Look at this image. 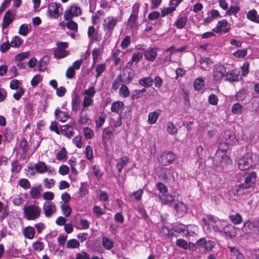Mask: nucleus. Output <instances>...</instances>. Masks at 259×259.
<instances>
[{"label": "nucleus", "instance_id": "e2e57ef3", "mask_svg": "<svg viewBox=\"0 0 259 259\" xmlns=\"http://www.w3.org/2000/svg\"><path fill=\"white\" fill-rule=\"evenodd\" d=\"M100 50L98 48H94L92 51L93 66L96 63L98 58L100 55Z\"/></svg>", "mask_w": 259, "mask_h": 259}, {"label": "nucleus", "instance_id": "aec40b11", "mask_svg": "<svg viewBox=\"0 0 259 259\" xmlns=\"http://www.w3.org/2000/svg\"><path fill=\"white\" fill-rule=\"evenodd\" d=\"M226 77L227 80L230 82L237 81L242 78L240 74L233 70L226 72Z\"/></svg>", "mask_w": 259, "mask_h": 259}, {"label": "nucleus", "instance_id": "393cba45", "mask_svg": "<svg viewBox=\"0 0 259 259\" xmlns=\"http://www.w3.org/2000/svg\"><path fill=\"white\" fill-rule=\"evenodd\" d=\"M61 133L67 138L70 139L74 135L72 125L67 124L63 126V128L61 129Z\"/></svg>", "mask_w": 259, "mask_h": 259}, {"label": "nucleus", "instance_id": "ea45409f", "mask_svg": "<svg viewBox=\"0 0 259 259\" xmlns=\"http://www.w3.org/2000/svg\"><path fill=\"white\" fill-rule=\"evenodd\" d=\"M79 246V242L75 239H69L66 243V247L67 248H78Z\"/></svg>", "mask_w": 259, "mask_h": 259}, {"label": "nucleus", "instance_id": "774afa93", "mask_svg": "<svg viewBox=\"0 0 259 259\" xmlns=\"http://www.w3.org/2000/svg\"><path fill=\"white\" fill-rule=\"evenodd\" d=\"M106 115H101L99 116V118L96 120V126L97 128H100L101 127L105 121V118Z\"/></svg>", "mask_w": 259, "mask_h": 259}, {"label": "nucleus", "instance_id": "20e7f679", "mask_svg": "<svg viewBox=\"0 0 259 259\" xmlns=\"http://www.w3.org/2000/svg\"><path fill=\"white\" fill-rule=\"evenodd\" d=\"M118 21L117 19L113 16L108 17L104 20L103 29L106 37L109 38L111 36Z\"/></svg>", "mask_w": 259, "mask_h": 259}, {"label": "nucleus", "instance_id": "f8f14e48", "mask_svg": "<svg viewBox=\"0 0 259 259\" xmlns=\"http://www.w3.org/2000/svg\"><path fill=\"white\" fill-rule=\"evenodd\" d=\"M81 14V10L78 6L73 5L69 9L66 10L64 13L65 20H70L74 16H78Z\"/></svg>", "mask_w": 259, "mask_h": 259}, {"label": "nucleus", "instance_id": "423d86ee", "mask_svg": "<svg viewBox=\"0 0 259 259\" xmlns=\"http://www.w3.org/2000/svg\"><path fill=\"white\" fill-rule=\"evenodd\" d=\"M28 173L30 176H34L35 172L44 174L48 171V165L42 161H38L34 165L30 164L28 166Z\"/></svg>", "mask_w": 259, "mask_h": 259}, {"label": "nucleus", "instance_id": "473e14b6", "mask_svg": "<svg viewBox=\"0 0 259 259\" xmlns=\"http://www.w3.org/2000/svg\"><path fill=\"white\" fill-rule=\"evenodd\" d=\"M49 56L47 55L43 57L39 61V70L45 71L46 70L48 66Z\"/></svg>", "mask_w": 259, "mask_h": 259}, {"label": "nucleus", "instance_id": "a878e982", "mask_svg": "<svg viewBox=\"0 0 259 259\" xmlns=\"http://www.w3.org/2000/svg\"><path fill=\"white\" fill-rule=\"evenodd\" d=\"M246 17L252 22L259 23V15L257 14V11L254 9L249 11L246 14Z\"/></svg>", "mask_w": 259, "mask_h": 259}, {"label": "nucleus", "instance_id": "0eeeda50", "mask_svg": "<svg viewBox=\"0 0 259 259\" xmlns=\"http://www.w3.org/2000/svg\"><path fill=\"white\" fill-rule=\"evenodd\" d=\"M198 247L203 249V252L207 253L213 251L215 243L211 240H207L205 237H202L196 241Z\"/></svg>", "mask_w": 259, "mask_h": 259}, {"label": "nucleus", "instance_id": "338daca9", "mask_svg": "<svg viewBox=\"0 0 259 259\" xmlns=\"http://www.w3.org/2000/svg\"><path fill=\"white\" fill-rule=\"evenodd\" d=\"M176 10L175 7H171L164 8L161 11V17H164L166 15L172 13Z\"/></svg>", "mask_w": 259, "mask_h": 259}, {"label": "nucleus", "instance_id": "a18cd8bd", "mask_svg": "<svg viewBox=\"0 0 259 259\" xmlns=\"http://www.w3.org/2000/svg\"><path fill=\"white\" fill-rule=\"evenodd\" d=\"M199 62L201 64V68L204 70L211 61L209 58L201 57L199 60Z\"/></svg>", "mask_w": 259, "mask_h": 259}, {"label": "nucleus", "instance_id": "4be33fe9", "mask_svg": "<svg viewBox=\"0 0 259 259\" xmlns=\"http://www.w3.org/2000/svg\"><path fill=\"white\" fill-rule=\"evenodd\" d=\"M56 118L61 122H65L70 118V115L67 112L62 111L59 109H56L55 112Z\"/></svg>", "mask_w": 259, "mask_h": 259}, {"label": "nucleus", "instance_id": "864d4df0", "mask_svg": "<svg viewBox=\"0 0 259 259\" xmlns=\"http://www.w3.org/2000/svg\"><path fill=\"white\" fill-rule=\"evenodd\" d=\"M96 94V90L94 87H91L87 90H84L82 92V95H85V97H90L92 98Z\"/></svg>", "mask_w": 259, "mask_h": 259}, {"label": "nucleus", "instance_id": "2eb2a0df", "mask_svg": "<svg viewBox=\"0 0 259 259\" xmlns=\"http://www.w3.org/2000/svg\"><path fill=\"white\" fill-rule=\"evenodd\" d=\"M159 49L156 47L149 48L143 52L145 59L148 61H154L157 56V50Z\"/></svg>", "mask_w": 259, "mask_h": 259}, {"label": "nucleus", "instance_id": "b1692460", "mask_svg": "<svg viewBox=\"0 0 259 259\" xmlns=\"http://www.w3.org/2000/svg\"><path fill=\"white\" fill-rule=\"evenodd\" d=\"M222 231L228 238H232L235 235V228L232 225H228L225 226Z\"/></svg>", "mask_w": 259, "mask_h": 259}, {"label": "nucleus", "instance_id": "39448f33", "mask_svg": "<svg viewBox=\"0 0 259 259\" xmlns=\"http://www.w3.org/2000/svg\"><path fill=\"white\" fill-rule=\"evenodd\" d=\"M213 79L215 83H220L222 79L226 76V68L221 64L214 65L212 68Z\"/></svg>", "mask_w": 259, "mask_h": 259}, {"label": "nucleus", "instance_id": "c9c22d12", "mask_svg": "<svg viewBox=\"0 0 259 259\" xmlns=\"http://www.w3.org/2000/svg\"><path fill=\"white\" fill-rule=\"evenodd\" d=\"M194 90L196 91H200L204 87V81L201 78H196L193 83Z\"/></svg>", "mask_w": 259, "mask_h": 259}, {"label": "nucleus", "instance_id": "3c124183", "mask_svg": "<svg viewBox=\"0 0 259 259\" xmlns=\"http://www.w3.org/2000/svg\"><path fill=\"white\" fill-rule=\"evenodd\" d=\"M84 136L87 139H92L94 136V132L92 129L89 127H85L83 130Z\"/></svg>", "mask_w": 259, "mask_h": 259}, {"label": "nucleus", "instance_id": "6e6d98bb", "mask_svg": "<svg viewBox=\"0 0 259 259\" xmlns=\"http://www.w3.org/2000/svg\"><path fill=\"white\" fill-rule=\"evenodd\" d=\"M61 209L65 217H69L71 213V208L67 204L63 203L61 205Z\"/></svg>", "mask_w": 259, "mask_h": 259}, {"label": "nucleus", "instance_id": "1a4fd4ad", "mask_svg": "<svg viewBox=\"0 0 259 259\" xmlns=\"http://www.w3.org/2000/svg\"><path fill=\"white\" fill-rule=\"evenodd\" d=\"M224 144L225 145V147L223 149H221V147L218 149V151L215 153V156H217V153H218L219 151H222L223 152H226L227 150L228 149V146L229 145H233L235 143V135L233 134V132L227 131H225L224 134Z\"/></svg>", "mask_w": 259, "mask_h": 259}, {"label": "nucleus", "instance_id": "5fc2aeb1", "mask_svg": "<svg viewBox=\"0 0 259 259\" xmlns=\"http://www.w3.org/2000/svg\"><path fill=\"white\" fill-rule=\"evenodd\" d=\"M143 190L142 189L138 190V191H135L130 195V197H134V199L139 201L141 200L142 196L143 194Z\"/></svg>", "mask_w": 259, "mask_h": 259}, {"label": "nucleus", "instance_id": "a19ab883", "mask_svg": "<svg viewBox=\"0 0 259 259\" xmlns=\"http://www.w3.org/2000/svg\"><path fill=\"white\" fill-rule=\"evenodd\" d=\"M123 103L120 101H116L112 103L111 110L113 112L118 113L123 106Z\"/></svg>", "mask_w": 259, "mask_h": 259}, {"label": "nucleus", "instance_id": "49530a36", "mask_svg": "<svg viewBox=\"0 0 259 259\" xmlns=\"http://www.w3.org/2000/svg\"><path fill=\"white\" fill-rule=\"evenodd\" d=\"M240 8L238 6H231L227 11L226 14L229 16L235 15L240 11Z\"/></svg>", "mask_w": 259, "mask_h": 259}, {"label": "nucleus", "instance_id": "c03bdc74", "mask_svg": "<svg viewBox=\"0 0 259 259\" xmlns=\"http://www.w3.org/2000/svg\"><path fill=\"white\" fill-rule=\"evenodd\" d=\"M166 130L171 135H176L178 132V128L171 121L167 122Z\"/></svg>", "mask_w": 259, "mask_h": 259}, {"label": "nucleus", "instance_id": "dca6fc26", "mask_svg": "<svg viewBox=\"0 0 259 259\" xmlns=\"http://www.w3.org/2000/svg\"><path fill=\"white\" fill-rule=\"evenodd\" d=\"M175 209L176 211V215L181 218L184 216L187 212V207L182 202H178L175 205Z\"/></svg>", "mask_w": 259, "mask_h": 259}, {"label": "nucleus", "instance_id": "603ef678", "mask_svg": "<svg viewBox=\"0 0 259 259\" xmlns=\"http://www.w3.org/2000/svg\"><path fill=\"white\" fill-rule=\"evenodd\" d=\"M68 22L66 24V27L68 29L73 30L74 32H77L78 31V25L77 24L72 20H67Z\"/></svg>", "mask_w": 259, "mask_h": 259}, {"label": "nucleus", "instance_id": "a211bd4d", "mask_svg": "<svg viewBox=\"0 0 259 259\" xmlns=\"http://www.w3.org/2000/svg\"><path fill=\"white\" fill-rule=\"evenodd\" d=\"M122 76L124 79L130 82L135 76V71L131 67L126 66L123 68Z\"/></svg>", "mask_w": 259, "mask_h": 259}, {"label": "nucleus", "instance_id": "8fccbe9b", "mask_svg": "<svg viewBox=\"0 0 259 259\" xmlns=\"http://www.w3.org/2000/svg\"><path fill=\"white\" fill-rule=\"evenodd\" d=\"M120 95L124 98L129 96L130 92L128 87L125 84H122L119 91Z\"/></svg>", "mask_w": 259, "mask_h": 259}, {"label": "nucleus", "instance_id": "680f3d73", "mask_svg": "<svg viewBox=\"0 0 259 259\" xmlns=\"http://www.w3.org/2000/svg\"><path fill=\"white\" fill-rule=\"evenodd\" d=\"M156 186L157 189L161 193V194L163 193H166L167 192V188L163 183L158 182L157 183Z\"/></svg>", "mask_w": 259, "mask_h": 259}, {"label": "nucleus", "instance_id": "4d7b16f0", "mask_svg": "<svg viewBox=\"0 0 259 259\" xmlns=\"http://www.w3.org/2000/svg\"><path fill=\"white\" fill-rule=\"evenodd\" d=\"M246 96V93L245 89H241L237 92L236 95V99L239 101H243Z\"/></svg>", "mask_w": 259, "mask_h": 259}, {"label": "nucleus", "instance_id": "f3484780", "mask_svg": "<svg viewBox=\"0 0 259 259\" xmlns=\"http://www.w3.org/2000/svg\"><path fill=\"white\" fill-rule=\"evenodd\" d=\"M14 19V14L12 12H11L10 10H8L6 13L3 18L2 23L3 28L5 29L7 28L9 26V25L12 22Z\"/></svg>", "mask_w": 259, "mask_h": 259}, {"label": "nucleus", "instance_id": "0e129e2a", "mask_svg": "<svg viewBox=\"0 0 259 259\" xmlns=\"http://www.w3.org/2000/svg\"><path fill=\"white\" fill-rule=\"evenodd\" d=\"M121 53L120 50H116L112 54V59L114 62L115 65H117L120 61V59L118 57L119 54Z\"/></svg>", "mask_w": 259, "mask_h": 259}, {"label": "nucleus", "instance_id": "58836bf2", "mask_svg": "<svg viewBox=\"0 0 259 259\" xmlns=\"http://www.w3.org/2000/svg\"><path fill=\"white\" fill-rule=\"evenodd\" d=\"M114 128L112 127H107L104 129L102 134V137L104 139L110 140L111 136L113 135Z\"/></svg>", "mask_w": 259, "mask_h": 259}, {"label": "nucleus", "instance_id": "cd10ccee", "mask_svg": "<svg viewBox=\"0 0 259 259\" xmlns=\"http://www.w3.org/2000/svg\"><path fill=\"white\" fill-rule=\"evenodd\" d=\"M69 54V51L57 48L54 53V57L57 59H61L67 57Z\"/></svg>", "mask_w": 259, "mask_h": 259}, {"label": "nucleus", "instance_id": "9b49d317", "mask_svg": "<svg viewBox=\"0 0 259 259\" xmlns=\"http://www.w3.org/2000/svg\"><path fill=\"white\" fill-rule=\"evenodd\" d=\"M176 159V155L172 151H165L162 153L158 159L162 165H168Z\"/></svg>", "mask_w": 259, "mask_h": 259}, {"label": "nucleus", "instance_id": "4468645a", "mask_svg": "<svg viewBox=\"0 0 259 259\" xmlns=\"http://www.w3.org/2000/svg\"><path fill=\"white\" fill-rule=\"evenodd\" d=\"M50 7L52 9H50V16L54 18H57L63 13V8L60 3H52L50 5Z\"/></svg>", "mask_w": 259, "mask_h": 259}, {"label": "nucleus", "instance_id": "412c9836", "mask_svg": "<svg viewBox=\"0 0 259 259\" xmlns=\"http://www.w3.org/2000/svg\"><path fill=\"white\" fill-rule=\"evenodd\" d=\"M228 248L230 251L231 259H244L243 254L239 251L238 248L230 246H228Z\"/></svg>", "mask_w": 259, "mask_h": 259}, {"label": "nucleus", "instance_id": "2f4dec72", "mask_svg": "<svg viewBox=\"0 0 259 259\" xmlns=\"http://www.w3.org/2000/svg\"><path fill=\"white\" fill-rule=\"evenodd\" d=\"M102 242L103 246L107 250H110L113 247V242L106 236L102 237Z\"/></svg>", "mask_w": 259, "mask_h": 259}, {"label": "nucleus", "instance_id": "72a5a7b5", "mask_svg": "<svg viewBox=\"0 0 259 259\" xmlns=\"http://www.w3.org/2000/svg\"><path fill=\"white\" fill-rule=\"evenodd\" d=\"M229 218L235 225L240 224L243 220L241 215L239 213H236L235 214H230Z\"/></svg>", "mask_w": 259, "mask_h": 259}, {"label": "nucleus", "instance_id": "6e6552de", "mask_svg": "<svg viewBox=\"0 0 259 259\" xmlns=\"http://www.w3.org/2000/svg\"><path fill=\"white\" fill-rule=\"evenodd\" d=\"M242 231L246 234H257L259 233L258 223L248 221L244 224Z\"/></svg>", "mask_w": 259, "mask_h": 259}, {"label": "nucleus", "instance_id": "13d9d810", "mask_svg": "<svg viewBox=\"0 0 259 259\" xmlns=\"http://www.w3.org/2000/svg\"><path fill=\"white\" fill-rule=\"evenodd\" d=\"M176 245L182 248H183L184 249H188V243L183 239H178L176 241Z\"/></svg>", "mask_w": 259, "mask_h": 259}, {"label": "nucleus", "instance_id": "de8ad7c7", "mask_svg": "<svg viewBox=\"0 0 259 259\" xmlns=\"http://www.w3.org/2000/svg\"><path fill=\"white\" fill-rule=\"evenodd\" d=\"M30 55V53L29 51L20 53L16 55L15 57V59L17 61H21L25 59L28 58Z\"/></svg>", "mask_w": 259, "mask_h": 259}, {"label": "nucleus", "instance_id": "37998d69", "mask_svg": "<svg viewBox=\"0 0 259 259\" xmlns=\"http://www.w3.org/2000/svg\"><path fill=\"white\" fill-rule=\"evenodd\" d=\"M243 106L239 103H235L233 105L231 111L233 114L238 115L242 113Z\"/></svg>", "mask_w": 259, "mask_h": 259}, {"label": "nucleus", "instance_id": "4c0bfd02", "mask_svg": "<svg viewBox=\"0 0 259 259\" xmlns=\"http://www.w3.org/2000/svg\"><path fill=\"white\" fill-rule=\"evenodd\" d=\"M23 40L18 36H14L11 42V47L13 48H19L23 43Z\"/></svg>", "mask_w": 259, "mask_h": 259}, {"label": "nucleus", "instance_id": "bb28decb", "mask_svg": "<svg viewBox=\"0 0 259 259\" xmlns=\"http://www.w3.org/2000/svg\"><path fill=\"white\" fill-rule=\"evenodd\" d=\"M188 21V18L186 16H179L177 21L175 23V26L178 29L183 28Z\"/></svg>", "mask_w": 259, "mask_h": 259}, {"label": "nucleus", "instance_id": "7c9ffc66", "mask_svg": "<svg viewBox=\"0 0 259 259\" xmlns=\"http://www.w3.org/2000/svg\"><path fill=\"white\" fill-rule=\"evenodd\" d=\"M139 83L145 88H149L152 85L153 79L151 77H145L139 79Z\"/></svg>", "mask_w": 259, "mask_h": 259}, {"label": "nucleus", "instance_id": "f03ea898", "mask_svg": "<svg viewBox=\"0 0 259 259\" xmlns=\"http://www.w3.org/2000/svg\"><path fill=\"white\" fill-rule=\"evenodd\" d=\"M259 161L258 156L252 152H248L243 155L238 162V167L241 170L253 168Z\"/></svg>", "mask_w": 259, "mask_h": 259}, {"label": "nucleus", "instance_id": "79ce46f5", "mask_svg": "<svg viewBox=\"0 0 259 259\" xmlns=\"http://www.w3.org/2000/svg\"><path fill=\"white\" fill-rule=\"evenodd\" d=\"M11 166L12 173H18L21 169V165L17 160H14L12 162Z\"/></svg>", "mask_w": 259, "mask_h": 259}, {"label": "nucleus", "instance_id": "6ab92c4d", "mask_svg": "<svg viewBox=\"0 0 259 259\" xmlns=\"http://www.w3.org/2000/svg\"><path fill=\"white\" fill-rule=\"evenodd\" d=\"M158 198L162 204L166 205L174 201L175 196L166 193L159 195Z\"/></svg>", "mask_w": 259, "mask_h": 259}, {"label": "nucleus", "instance_id": "c756f323", "mask_svg": "<svg viewBox=\"0 0 259 259\" xmlns=\"http://www.w3.org/2000/svg\"><path fill=\"white\" fill-rule=\"evenodd\" d=\"M35 231L33 227L27 226L23 230L24 236L30 239H32L34 236Z\"/></svg>", "mask_w": 259, "mask_h": 259}, {"label": "nucleus", "instance_id": "5701e85b", "mask_svg": "<svg viewBox=\"0 0 259 259\" xmlns=\"http://www.w3.org/2000/svg\"><path fill=\"white\" fill-rule=\"evenodd\" d=\"M129 162V158L126 156L121 157L116 164V167L118 173L121 172L123 168Z\"/></svg>", "mask_w": 259, "mask_h": 259}, {"label": "nucleus", "instance_id": "f257e3e1", "mask_svg": "<svg viewBox=\"0 0 259 259\" xmlns=\"http://www.w3.org/2000/svg\"><path fill=\"white\" fill-rule=\"evenodd\" d=\"M243 183L235 186V194L242 195L244 194V190L254 187L256 182L257 174L255 171L246 172L243 175Z\"/></svg>", "mask_w": 259, "mask_h": 259}, {"label": "nucleus", "instance_id": "bf43d9fd", "mask_svg": "<svg viewBox=\"0 0 259 259\" xmlns=\"http://www.w3.org/2000/svg\"><path fill=\"white\" fill-rule=\"evenodd\" d=\"M196 155L198 157V159L202 160L203 157L205 156L204 148L199 145L196 148Z\"/></svg>", "mask_w": 259, "mask_h": 259}, {"label": "nucleus", "instance_id": "69168bd1", "mask_svg": "<svg viewBox=\"0 0 259 259\" xmlns=\"http://www.w3.org/2000/svg\"><path fill=\"white\" fill-rule=\"evenodd\" d=\"M75 75V70L72 67L68 68L66 71V77L68 79H72Z\"/></svg>", "mask_w": 259, "mask_h": 259}, {"label": "nucleus", "instance_id": "9d476101", "mask_svg": "<svg viewBox=\"0 0 259 259\" xmlns=\"http://www.w3.org/2000/svg\"><path fill=\"white\" fill-rule=\"evenodd\" d=\"M140 7L139 3H136L132 7V13L127 21L128 24L131 28H133L136 26Z\"/></svg>", "mask_w": 259, "mask_h": 259}, {"label": "nucleus", "instance_id": "052dcab7", "mask_svg": "<svg viewBox=\"0 0 259 259\" xmlns=\"http://www.w3.org/2000/svg\"><path fill=\"white\" fill-rule=\"evenodd\" d=\"M106 65L105 64H99L96 66V71L97 72L96 77H98L105 71Z\"/></svg>", "mask_w": 259, "mask_h": 259}, {"label": "nucleus", "instance_id": "7ed1b4c3", "mask_svg": "<svg viewBox=\"0 0 259 259\" xmlns=\"http://www.w3.org/2000/svg\"><path fill=\"white\" fill-rule=\"evenodd\" d=\"M24 216L28 221L35 220L40 216L41 209L35 205H29L23 207Z\"/></svg>", "mask_w": 259, "mask_h": 259}, {"label": "nucleus", "instance_id": "f704fd0d", "mask_svg": "<svg viewBox=\"0 0 259 259\" xmlns=\"http://www.w3.org/2000/svg\"><path fill=\"white\" fill-rule=\"evenodd\" d=\"M80 105V98L78 94L74 95L71 101V107L73 111H77Z\"/></svg>", "mask_w": 259, "mask_h": 259}, {"label": "nucleus", "instance_id": "ddd939ff", "mask_svg": "<svg viewBox=\"0 0 259 259\" xmlns=\"http://www.w3.org/2000/svg\"><path fill=\"white\" fill-rule=\"evenodd\" d=\"M230 25L226 19L219 21L216 27L212 29L213 31L217 33H226L229 31Z\"/></svg>", "mask_w": 259, "mask_h": 259}, {"label": "nucleus", "instance_id": "e433bc0d", "mask_svg": "<svg viewBox=\"0 0 259 259\" xmlns=\"http://www.w3.org/2000/svg\"><path fill=\"white\" fill-rule=\"evenodd\" d=\"M159 113L156 111L150 112L148 115V122L150 124H154L156 122L158 117L159 116Z\"/></svg>", "mask_w": 259, "mask_h": 259}, {"label": "nucleus", "instance_id": "c85d7f7f", "mask_svg": "<svg viewBox=\"0 0 259 259\" xmlns=\"http://www.w3.org/2000/svg\"><path fill=\"white\" fill-rule=\"evenodd\" d=\"M31 31V26L30 24H23L20 25L18 33L21 35L26 36Z\"/></svg>", "mask_w": 259, "mask_h": 259}, {"label": "nucleus", "instance_id": "09e8293b", "mask_svg": "<svg viewBox=\"0 0 259 259\" xmlns=\"http://www.w3.org/2000/svg\"><path fill=\"white\" fill-rule=\"evenodd\" d=\"M31 196L34 199L38 198L40 197V188L32 187L30 192Z\"/></svg>", "mask_w": 259, "mask_h": 259}]
</instances>
